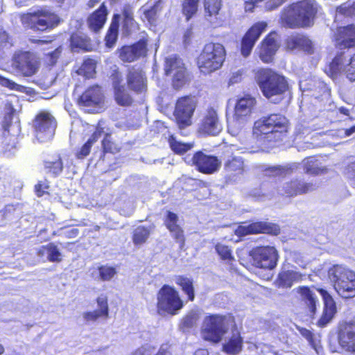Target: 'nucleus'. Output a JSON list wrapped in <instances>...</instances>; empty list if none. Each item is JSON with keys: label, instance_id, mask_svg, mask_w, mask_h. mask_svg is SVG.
Here are the masks:
<instances>
[{"label": "nucleus", "instance_id": "nucleus-27", "mask_svg": "<svg viewBox=\"0 0 355 355\" xmlns=\"http://www.w3.org/2000/svg\"><path fill=\"white\" fill-rule=\"evenodd\" d=\"M178 216L176 214L170 211H167L164 223L167 229L171 233L172 236L179 243L180 248L182 249L184 245V232L178 225Z\"/></svg>", "mask_w": 355, "mask_h": 355}, {"label": "nucleus", "instance_id": "nucleus-8", "mask_svg": "<svg viewBox=\"0 0 355 355\" xmlns=\"http://www.w3.org/2000/svg\"><path fill=\"white\" fill-rule=\"evenodd\" d=\"M40 66L37 55L31 51H17L11 59V68L17 75L31 77L35 75Z\"/></svg>", "mask_w": 355, "mask_h": 355}, {"label": "nucleus", "instance_id": "nucleus-57", "mask_svg": "<svg viewBox=\"0 0 355 355\" xmlns=\"http://www.w3.org/2000/svg\"><path fill=\"white\" fill-rule=\"evenodd\" d=\"M300 332H301V334L302 335V336L304 337L308 340L309 344L315 350V352L318 354H319L320 347H318V345L316 344L315 338L314 336L313 335L312 332L306 329H302L300 331Z\"/></svg>", "mask_w": 355, "mask_h": 355}, {"label": "nucleus", "instance_id": "nucleus-55", "mask_svg": "<svg viewBox=\"0 0 355 355\" xmlns=\"http://www.w3.org/2000/svg\"><path fill=\"white\" fill-rule=\"evenodd\" d=\"M97 304L99 308L98 310L101 314L105 315V318L108 316V304H107V297L105 295L101 294L97 298Z\"/></svg>", "mask_w": 355, "mask_h": 355}, {"label": "nucleus", "instance_id": "nucleus-42", "mask_svg": "<svg viewBox=\"0 0 355 355\" xmlns=\"http://www.w3.org/2000/svg\"><path fill=\"white\" fill-rule=\"evenodd\" d=\"M342 16H355V0H350L337 8L336 20H340Z\"/></svg>", "mask_w": 355, "mask_h": 355}, {"label": "nucleus", "instance_id": "nucleus-46", "mask_svg": "<svg viewBox=\"0 0 355 355\" xmlns=\"http://www.w3.org/2000/svg\"><path fill=\"white\" fill-rule=\"evenodd\" d=\"M319 162L314 157L305 159L302 162V166L305 173L309 174H318L322 171Z\"/></svg>", "mask_w": 355, "mask_h": 355}, {"label": "nucleus", "instance_id": "nucleus-51", "mask_svg": "<svg viewBox=\"0 0 355 355\" xmlns=\"http://www.w3.org/2000/svg\"><path fill=\"white\" fill-rule=\"evenodd\" d=\"M0 85L4 87H7L10 90H14L19 92H24L26 91V87L20 85L15 82L10 80L7 78H5L0 75Z\"/></svg>", "mask_w": 355, "mask_h": 355}, {"label": "nucleus", "instance_id": "nucleus-20", "mask_svg": "<svg viewBox=\"0 0 355 355\" xmlns=\"http://www.w3.org/2000/svg\"><path fill=\"white\" fill-rule=\"evenodd\" d=\"M112 80L116 103L121 106L130 105L132 98L125 87L122 74L114 71L112 75Z\"/></svg>", "mask_w": 355, "mask_h": 355}, {"label": "nucleus", "instance_id": "nucleus-63", "mask_svg": "<svg viewBox=\"0 0 355 355\" xmlns=\"http://www.w3.org/2000/svg\"><path fill=\"white\" fill-rule=\"evenodd\" d=\"M346 175L350 180L351 184L355 187V162L350 164L347 167Z\"/></svg>", "mask_w": 355, "mask_h": 355}, {"label": "nucleus", "instance_id": "nucleus-61", "mask_svg": "<svg viewBox=\"0 0 355 355\" xmlns=\"http://www.w3.org/2000/svg\"><path fill=\"white\" fill-rule=\"evenodd\" d=\"M62 49L60 47L57 48L53 51L47 54V62L50 65H53L57 62L58 58L61 54Z\"/></svg>", "mask_w": 355, "mask_h": 355}, {"label": "nucleus", "instance_id": "nucleus-1", "mask_svg": "<svg viewBox=\"0 0 355 355\" xmlns=\"http://www.w3.org/2000/svg\"><path fill=\"white\" fill-rule=\"evenodd\" d=\"M288 125V121L284 115L272 114L254 122L252 135L259 145L269 146L282 139Z\"/></svg>", "mask_w": 355, "mask_h": 355}, {"label": "nucleus", "instance_id": "nucleus-24", "mask_svg": "<svg viewBox=\"0 0 355 355\" xmlns=\"http://www.w3.org/2000/svg\"><path fill=\"white\" fill-rule=\"evenodd\" d=\"M146 41L139 40L132 46H123L119 51V57L123 62H132L146 54Z\"/></svg>", "mask_w": 355, "mask_h": 355}, {"label": "nucleus", "instance_id": "nucleus-13", "mask_svg": "<svg viewBox=\"0 0 355 355\" xmlns=\"http://www.w3.org/2000/svg\"><path fill=\"white\" fill-rule=\"evenodd\" d=\"M196 101L190 96L179 98L176 103L174 116L180 129L191 124V117L196 110Z\"/></svg>", "mask_w": 355, "mask_h": 355}, {"label": "nucleus", "instance_id": "nucleus-41", "mask_svg": "<svg viewBox=\"0 0 355 355\" xmlns=\"http://www.w3.org/2000/svg\"><path fill=\"white\" fill-rule=\"evenodd\" d=\"M220 0L204 1V7L205 12L207 14V16L209 17L210 18H211L212 17H216V15L218 14V11L220 9ZM208 20L215 27L220 25V23L213 21L211 19H208Z\"/></svg>", "mask_w": 355, "mask_h": 355}, {"label": "nucleus", "instance_id": "nucleus-45", "mask_svg": "<svg viewBox=\"0 0 355 355\" xmlns=\"http://www.w3.org/2000/svg\"><path fill=\"white\" fill-rule=\"evenodd\" d=\"M150 232V227L144 226L137 227L133 234V242L135 245H140L146 242Z\"/></svg>", "mask_w": 355, "mask_h": 355}, {"label": "nucleus", "instance_id": "nucleus-12", "mask_svg": "<svg viewBox=\"0 0 355 355\" xmlns=\"http://www.w3.org/2000/svg\"><path fill=\"white\" fill-rule=\"evenodd\" d=\"M165 73L172 77L173 86L179 89L186 84L188 80V74L182 60L171 55L166 58Z\"/></svg>", "mask_w": 355, "mask_h": 355}, {"label": "nucleus", "instance_id": "nucleus-36", "mask_svg": "<svg viewBox=\"0 0 355 355\" xmlns=\"http://www.w3.org/2000/svg\"><path fill=\"white\" fill-rule=\"evenodd\" d=\"M71 46L73 51L82 49L85 51H89L92 49L90 39L82 33H76L71 35Z\"/></svg>", "mask_w": 355, "mask_h": 355}, {"label": "nucleus", "instance_id": "nucleus-11", "mask_svg": "<svg viewBox=\"0 0 355 355\" xmlns=\"http://www.w3.org/2000/svg\"><path fill=\"white\" fill-rule=\"evenodd\" d=\"M328 73L334 76L345 74L350 81L355 80V53L353 56L345 53H338L329 64Z\"/></svg>", "mask_w": 355, "mask_h": 355}, {"label": "nucleus", "instance_id": "nucleus-26", "mask_svg": "<svg viewBox=\"0 0 355 355\" xmlns=\"http://www.w3.org/2000/svg\"><path fill=\"white\" fill-rule=\"evenodd\" d=\"M128 87L136 93H143L147 89L146 78L139 69L132 68L127 75Z\"/></svg>", "mask_w": 355, "mask_h": 355}, {"label": "nucleus", "instance_id": "nucleus-19", "mask_svg": "<svg viewBox=\"0 0 355 355\" xmlns=\"http://www.w3.org/2000/svg\"><path fill=\"white\" fill-rule=\"evenodd\" d=\"M318 291L322 297L324 309L321 317L317 322V324L320 327H324L334 317L336 313V305L332 296L326 290L318 288Z\"/></svg>", "mask_w": 355, "mask_h": 355}, {"label": "nucleus", "instance_id": "nucleus-40", "mask_svg": "<svg viewBox=\"0 0 355 355\" xmlns=\"http://www.w3.org/2000/svg\"><path fill=\"white\" fill-rule=\"evenodd\" d=\"M175 282L182 288L183 292L187 295L188 299L190 301H193L195 293L192 279L184 276H177L175 277Z\"/></svg>", "mask_w": 355, "mask_h": 355}, {"label": "nucleus", "instance_id": "nucleus-59", "mask_svg": "<svg viewBox=\"0 0 355 355\" xmlns=\"http://www.w3.org/2000/svg\"><path fill=\"white\" fill-rule=\"evenodd\" d=\"M312 130L313 129L306 123L298 124L295 128L297 137H299L300 139L303 136L309 135Z\"/></svg>", "mask_w": 355, "mask_h": 355}, {"label": "nucleus", "instance_id": "nucleus-64", "mask_svg": "<svg viewBox=\"0 0 355 355\" xmlns=\"http://www.w3.org/2000/svg\"><path fill=\"white\" fill-rule=\"evenodd\" d=\"M12 45L10 38L6 31L0 32V49L9 47Z\"/></svg>", "mask_w": 355, "mask_h": 355}, {"label": "nucleus", "instance_id": "nucleus-31", "mask_svg": "<svg viewBox=\"0 0 355 355\" xmlns=\"http://www.w3.org/2000/svg\"><path fill=\"white\" fill-rule=\"evenodd\" d=\"M107 10L104 3L101 5L98 9L91 14L87 18L89 28L95 33L98 32L106 22Z\"/></svg>", "mask_w": 355, "mask_h": 355}, {"label": "nucleus", "instance_id": "nucleus-60", "mask_svg": "<svg viewBox=\"0 0 355 355\" xmlns=\"http://www.w3.org/2000/svg\"><path fill=\"white\" fill-rule=\"evenodd\" d=\"M100 317H105L98 310L83 313V318L87 322H94Z\"/></svg>", "mask_w": 355, "mask_h": 355}, {"label": "nucleus", "instance_id": "nucleus-25", "mask_svg": "<svg viewBox=\"0 0 355 355\" xmlns=\"http://www.w3.org/2000/svg\"><path fill=\"white\" fill-rule=\"evenodd\" d=\"M276 37L277 34L275 33H270L261 42L259 57L264 62L268 63L271 62L279 48Z\"/></svg>", "mask_w": 355, "mask_h": 355}, {"label": "nucleus", "instance_id": "nucleus-48", "mask_svg": "<svg viewBox=\"0 0 355 355\" xmlns=\"http://www.w3.org/2000/svg\"><path fill=\"white\" fill-rule=\"evenodd\" d=\"M160 4L161 2L158 1L155 3L153 6H146L143 7L144 17L150 23L155 21L157 13L161 8Z\"/></svg>", "mask_w": 355, "mask_h": 355}, {"label": "nucleus", "instance_id": "nucleus-44", "mask_svg": "<svg viewBox=\"0 0 355 355\" xmlns=\"http://www.w3.org/2000/svg\"><path fill=\"white\" fill-rule=\"evenodd\" d=\"M96 73V62L92 59L85 60L78 69V73L89 78H92Z\"/></svg>", "mask_w": 355, "mask_h": 355}, {"label": "nucleus", "instance_id": "nucleus-15", "mask_svg": "<svg viewBox=\"0 0 355 355\" xmlns=\"http://www.w3.org/2000/svg\"><path fill=\"white\" fill-rule=\"evenodd\" d=\"M338 340L339 345L344 351L355 354V320L340 324Z\"/></svg>", "mask_w": 355, "mask_h": 355}, {"label": "nucleus", "instance_id": "nucleus-50", "mask_svg": "<svg viewBox=\"0 0 355 355\" xmlns=\"http://www.w3.org/2000/svg\"><path fill=\"white\" fill-rule=\"evenodd\" d=\"M98 270L102 281H110L116 273L115 268L108 266H100Z\"/></svg>", "mask_w": 355, "mask_h": 355}, {"label": "nucleus", "instance_id": "nucleus-9", "mask_svg": "<svg viewBox=\"0 0 355 355\" xmlns=\"http://www.w3.org/2000/svg\"><path fill=\"white\" fill-rule=\"evenodd\" d=\"M21 20L26 27L39 31L52 28L60 22L57 15L43 12L27 13L21 16Z\"/></svg>", "mask_w": 355, "mask_h": 355}, {"label": "nucleus", "instance_id": "nucleus-6", "mask_svg": "<svg viewBox=\"0 0 355 355\" xmlns=\"http://www.w3.org/2000/svg\"><path fill=\"white\" fill-rule=\"evenodd\" d=\"M183 307V301L172 286L164 284L157 294V309L159 315H176Z\"/></svg>", "mask_w": 355, "mask_h": 355}, {"label": "nucleus", "instance_id": "nucleus-18", "mask_svg": "<svg viewBox=\"0 0 355 355\" xmlns=\"http://www.w3.org/2000/svg\"><path fill=\"white\" fill-rule=\"evenodd\" d=\"M192 160L198 171L203 173H213L220 166V162L216 157L207 155L202 151L196 153Z\"/></svg>", "mask_w": 355, "mask_h": 355}, {"label": "nucleus", "instance_id": "nucleus-58", "mask_svg": "<svg viewBox=\"0 0 355 355\" xmlns=\"http://www.w3.org/2000/svg\"><path fill=\"white\" fill-rule=\"evenodd\" d=\"M155 351V347L150 345L146 344L138 348L132 355H153Z\"/></svg>", "mask_w": 355, "mask_h": 355}, {"label": "nucleus", "instance_id": "nucleus-10", "mask_svg": "<svg viewBox=\"0 0 355 355\" xmlns=\"http://www.w3.org/2000/svg\"><path fill=\"white\" fill-rule=\"evenodd\" d=\"M56 125V121L50 113L42 112L38 114L33 123L36 139L40 143L51 140Z\"/></svg>", "mask_w": 355, "mask_h": 355}, {"label": "nucleus", "instance_id": "nucleus-35", "mask_svg": "<svg viewBox=\"0 0 355 355\" xmlns=\"http://www.w3.org/2000/svg\"><path fill=\"white\" fill-rule=\"evenodd\" d=\"M297 292L300 295L302 300L308 306L311 313L314 314L316 311V304L318 300L315 293L307 286H300Z\"/></svg>", "mask_w": 355, "mask_h": 355}, {"label": "nucleus", "instance_id": "nucleus-22", "mask_svg": "<svg viewBox=\"0 0 355 355\" xmlns=\"http://www.w3.org/2000/svg\"><path fill=\"white\" fill-rule=\"evenodd\" d=\"M286 47L291 51H302L307 54L314 53V46L312 42L306 36L302 34L295 33L289 35L286 40Z\"/></svg>", "mask_w": 355, "mask_h": 355}, {"label": "nucleus", "instance_id": "nucleus-39", "mask_svg": "<svg viewBox=\"0 0 355 355\" xmlns=\"http://www.w3.org/2000/svg\"><path fill=\"white\" fill-rule=\"evenodd\" d=\"M40 257L46 254L48 259L51 262H59L61 261V253L58 247L53 243H49L42 246L37 251Z\"/></svg>", "mask_w": 355, "mask_h": 355}, {"label": "nucleus", "instance_id": "nucleus-30", "mask_svg": "<svg viewBox=\"0 0 355 355\" xmlns=\"http://www.w3.org/2000/svg\"><path fill=\"white\" fill-rule=\"evenodd\" d=\"M315 186L311 183H305L298 180H291L286 182L283 186V191L282 194H285L288 196H297L307 193L310 191L315 189Z\"/></svg>", "mask_w": 355, "mask_h": 355}, {"label": "nucleus", "instance_id": "nucleus-5", "mask_svg": "<svg viewBox=\"0 0 355 355\" xmlns=\"http://www.w3.org/2000/svg\"><path fill=\"white\" fill-rule=\"evenodd\" d=\"M225 57L223 46L219 43L207 44L198 58V65L203 73H209L218 69Z\"/></svg>", "mask_w": 355, "mask_h": 355}, {"label": "nucleus", "instance_id": "nucleus-3", "mask_svg": "<svg viewBox=\"0 0 355 355\" xmlns=\"http://www.w3.org/2000/svg\"><path fill=\"white\" fill-rule=\"evenodd\" d=\"M316 13L315 3L302 1L292 4L282 14V24L288 28L309 26L313 24Z\"/></svg>", "mask_w": 355, "mask_h": 355}, {"label": "nucleus", "instance_id": "nucleus-62", "mask_svg": "<svg viewBox=\"0 0 355 355\" xmlns=\"http://www.w3.org/2000/svg\"><path fill=\"white\" fill-rule=\"evenodd\" d=\"M92 140H87V141L83 146L80 151L77 153V157L79 159H83L89 155L90 148L92 146Z\"/></svg>", "mask_w": 355, "mask_h": 355}, {"label": "nucleus", "instance_id": "nucleus-32", "mask_svg": "<svg viewBox=\"0 0 355 355\" xmlns=\"http://www.w3.org/2000/svg\"><path fill=\"white\" fill-rule=\"evenodd\" d=\"M249 121L247 119L234 114L231 119H227V131L234 137H241L250 129Z\"/></svg>", "mask_w": 355, "mask_h": 355}, {"label": "nucleus", "instance_id": "nucleus-38", "mask_svg": "<svg viewBox=\"0 0 355 355\" xmlns=\"http://www.w3.org/2000/svg\"><path fill=\"white\" fill-rule=\"evenodd\" d=\"M120 20L121 15L114 14L108 32L105 36L106 46L109 48L112 47L117 40Z\"/></svg>", "mask_w": 355, "mask_h": 355}, {"label": "nucleus", "instance_id": "nucleus-56", "mask_svg": "<svg viewBox=\"0 0 355 355\" xmlns=\"http://www.w3.org/2000/svg\"><path fill=\"white\" fill-rule=\"evenodd\" d=\"M216 250L223 259L232 260L233 259L231 250L227 245L218 243L216 245Z\"/></svg>", "mask_w": 355, "mask_h": 355}, {"label": "nucleus", "instance_id": "nucleus-7", "mask_svg": "<svg viewBox=\"0 0 355 355\" xmlns=\"http://www.w3.org/2000/svg\"><path fill=\"white\" fill-rule=\"evenodd\" d=\"M229 330L227 318L221 315H210L205 318L202 328L201 336L205 340L218 343Z\"/></svg>", "mask_w": 355, "mask_h": 355}, {"label": "nucleus", "instance_id": "nucleus-2", "mask_svg": "<svg viewBox=\"0 0 355 355\" xmlns=\"http://www.w3.org/2000/svg\"><path fill=\"white\" fill-rule=\"evenodd\" d=\"M255 80L263 96L273 103H279L289 90L286 78L270 69L257 71Z\"/></svg>", "mask_w": 355, "mask_h": 355}, {"label": "nucleus", "instance_id": "nucleus-23", "mask_svg": "<svg viewBox=\"0 0 355 355\" xmlns=\"http://www.w3.org/2000/svg\"><path fill=\"white\" fill-rule=\"evenodd\" d=\"M336 41L337 46L341 50L355 46V26L349 25L338 28Z\"/></svg>", "mask_w": 355, "mask_h": 355}, {"label": "nucleus", "instance_id": "nucleus-43", "mask_svg": "<svg viewBox=\"0 0 355 355\" xmlns=\"http://www.w3.org/2000/svg\"><path fill=\"white\" fill-rule=\"evenodd\" d=\"M296 164H292L286 166H277L269 168L266 171L267 175H286L293 172L297 168Z\"/></svg>", "mask_w": 355, "mask_h": 355}, {"label": "nucleus", "instance_id": "nucleus-47", "mask_svg": "<svg viewBox=\"0 0 355 355\" xmlns=\"http://www.w3.org/2000/svg\"><path fill=\"white\" fill-rule=\"evenodd\" d=\"M198 1L199 0H184L182 4V12L186 16L187 21L196 12Z\"/></svg>", "mask_w": 355, "mask_h": 355}, {"label": "nucleus", "instance_id": "nucleus-17", "mask_svg": "<svg viewBox=\"0 0 355 355\" xmlns=\"http://www.w3.org/2000/svg\"><path fill=\"white\" fill-rule=\"evenodd\" d=\"M267 27L266 22L259 21L255 23L245 34L241 41V54L244 57L248 56L256 42Z\"/></svg>", "mask_w": 355, "mask_h": 355}, {"label": "nucleus", "instance_id": "nucleus-16", "mask_svg": "<svg viewBox=\"0 0 355 355\" xmlns=\"http://www.w3.org/2000/svg\"><path fill=\"white\" fill-rule=\"evenodd\" d=\"M222 124L218 113L214 108H209L199 123L198 132L202 135L216 136L222 130Z\"/></svg>", "mask_w": 355, "mask_h": 355}, {"label": "nucleus", "instance_id": "nucleus-4", "mask_svg": "<svg viewBox=\"0 0 355 355\" xmlns=\"http://www.w3.org/2000/svg\"><path fill=\"white\" fill-rule=\"evenodd\" d=\"M329 276L334 283V288L343 298L355 296V273L341 265L334 266L329 271Z\"/></svg>", "mask_w": 355, "mask_h": 355}, {"label": "nucleus", "instance_id": "nucleus-29", "mask_svg": "<svg viewBox=\"0 0 355 355\" xmlns=\"http://www.w3.org/2000/svg\"><path fill=\"white\" fill-rule=\"evenodd\" d=\"M103 100L101 88L98 85L88 88L79 98L80 105L86 107L98 105Z\"/></svg>", "mask_w": 355, "mask_h": 355}, {"label": "nucleus", "instance_id": "nucleus-28", "mask_svg": "<svg viewBox=\"0 0 355 355\" xmlns=\"http://www.w3.org/2000/svg\"><path fill=\"white\" fill-rule=\"evenodd\" d=\"M257 103L256 98L250 96L245 95L237 100L234 106V113L237 117H243L250 120V115Z\"/></svg>", "mask_w": 355, "mask_h": 355}, {"label": "nucleus", "instance_id": "nucleus-21", "mask_svg": "<svg viewBox=\"0 0 355 355\" xmlns=\"http://www.w3.org/2000/svg\"><path fill=\"white\" fill-rule=\"evenodd\" d=\"M279 232V229L277 225L264 222H257L248 225H240L235 230V234L239 236L258 233H268L277 235Z\"/></svg>", "mask_w": 355, "mask_h": 355}, {"label": "nucleus", "instance_id": "nucleus-14", "mask_svg": "<svg viewBox=\"0 0 355 355\" xmlns=\"http://www.w3.org/2000/svg\"><path fill=\"white\" fill-rule=\"evenodd\" d=\"M254 264L259 268L272 270L278 260L277 251L274 247L262 246L253 250L251 254Z\"/></svg>", "mask_w": 355, "mask_h": 355}, {"label": "nucleus", "instance_id": "nucleus-52", "mask_svg": "<svg viewBox=\"0 0 355 355\" xmlns=\"http://www.w3.org/2000/svg\"><path fill=\"white\" fill-rule=\"evenodd\" d=\"M243 162L240 157H233L225 164V168L228 171L240 173L243 171Z\"/></svg>", "mask_w": 355, "mask_h": 355}, {"label": "nucleus", "instance_id": "nucleus-49", "mask_svg": "<svg viewBox=\"0 0 355 355\" xmlns=\"http://www.w3.org/2000/svg\"><path fill=\"white\" fill-rule=\"evenodd\" d=\"M169 143L171 149L176 153H184L193 147V144L182 143L176 141L173 137L169 139Z\"/></svg>", "mask_w": 355, "mask_h": 355}, {"label": "nucleus", "instance_id": "nucleus-54", "mask_svg": "<svg viewBox=\"0 0 355 355\" xmlns=\"http://www.w3.org/2000/svg\"><path fill=\"white\" fill-rule=\"evenodd\" d=\"M45 168L48 172L51 173L55 175H58L62 171V163L60 159L55 162H46Z\"/></svg>", "mask_w": 355, "mask_h": 355}, {"label": "nucleus", "instance_id": "nucleus-34", "mask_svg": "<svg viewBox=\"0 0 355 355\" xmlns=\"http://www.w3.org/2000/svg\"><path fill=\"white\" fill-rule=\"evenodd\" d=\"M302 275L294 270H284L279 272L276 280V285L282 288H290L293 283L299 282Z\"/></svg>", "mask_w": 355, "mask_h": 355}, {"label": "nucleus", "instance_id": "nucleus-33", "mask_svg": "<svg viewBox=\"0 0 355 355\" xmlns=\"http://www.w3.org/2000/svg\"><path fill=\"white\" fill-rule=\"evenodd\" d=\"M243 347V338L237 330L232 331V335L223 345V351L229 355L238 354Z\"/></svg>", "mask_w": 355, "mask_h": 355}, {"label": "nucleus", "instance_id": "nucleus-37", "mask_svg": "<svg viewBox=\"0 0 355 355\" xmlns=\"http://www.w3.org/2000/svg\"><path fill=\"white\" fill-rule=\"evenodd\" d=\"M133 8L130 5H125L122 10V28L123 32L128 35L137 28V24L133 17Z\"/></svg>", "mask_w": 355, "mask_h": 355}, {"label": "nucleus", "instance_id": "nucleus-53", "mask_svg": "<svg viewBox=\"0 0 355 355\" xmlns=\"http://www.w3.org/2000/svg\"><path fill=\"white\" fill-rule=\"evenodd\" d=\"M199 319L198 313L196 311L189 312L182 322V328H191L193 327Z\"/></svg>", "mask_w": 355, "mask_h": 355}]
</instances>
